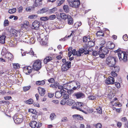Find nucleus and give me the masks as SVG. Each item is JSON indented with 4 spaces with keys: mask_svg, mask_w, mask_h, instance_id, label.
<instances>
[{
    "mask_svg": "<svg viewBox=\"0 0 128 128\" xmlns=\"http://www.w3.org/2000/svg\"><path fill=\"white\" fill-rule=\"evenodd\" d=\"M6 36L4 35H0V43L2 44H4Z\"/></svg>",
    "mask_w": 128,
    "mask_h": 128,
    "instance_id": "b1692460",
    "label": "nucleus"
},
{
    "mask_svg": "<svg viewBox=\"0 0 128 128\" xmlns=\"http://www.w3.org/2000/svg\"><path fill=\"white\" fill-rule=\"evenodd\" d=\"M4 26H7L9 24V23L8 20H5L4 22Z\"/></svg>",
    "mask_w": 128,
    "mask_h": 128,
    "instance_id": "09e8293b",
    "label": "nucleus"
},
{
    "mask_svg": "<svg viewBox=\"0 0 128 128\" xmlns=\"http://www.w3.org/2000/svg\"><path fill=\"white\" fill-rule=\"evenodd\" d=\"M76 85V82L74 81H73L70 83V89H73V90H76V88L75 86Z\"/></svg>",
    "mask_w": 128,
    "mask_h": 128,
    "instance_id": "393cba45",
    "label": "nucleus"
},
{
    "mask_svg": "<svg viewBox=\"0 0 128 128\" xmlns=\"http://www.w3.org/2000/svg\"><path fill=\"white\" fill-rule=\"evenodd\" d=\"M103 47L102 46L100 47L99 48L100 50L102 53H104V54H106L109 52L108 49L106 48L105 47L102 49Z\"/></svg>",
    "mask_w": 128,
    "mask_h": 128,
    "instance_id": "dca6fc26",
    "label": "nucleus"
},
{
    "mask_svg": "<svg viewBox=\"0 0 128 128\" xmlns=\"http://www.w3.org/2000/svg\"><path fill=\"white\" fill-rule=\"evenodd\" d=\"M29 24V22L28 21L25 20L23 24H22V26H27Z\"/></svg>",
    "mask_w": 128,
    "mask_h": 128,
    "instance_id": "a18cd8bd",
    "label": "nucleus"
},
{
    "mask_svg": "<svg viewBox=\"0 0 128 128\" xmlns=\"http://www.w3.org/2000/svg\"><path fill=\"white\" fill-rule=\"evenodd\" d=\"M90 36H84L83 38V41L84 42H86L87 41L90 40Z\"/></svg>",
    "mask_w": 128,
    "mask_h": 128,
    "instance_id": "473e14b6",
    "label": "nucleus"
},
{
    "mask_svg": "<svg viewBox=\"0 0 128 128\" xmlns=\"http://www.w3.org/2000/svg\"><path fill=\"white\" fill-rule=\"evenodd\" d=\"M32 120H35L37 119L38 117V112H36V113H35L32 115Z\"/></svg>",
    "mask_w": 128,
    "mask_h": 128,
    "instance_id": "f704fd0d",
    "label": "nucleus"
},
{
    "mask_svg": "<svg viewBox=\"0 0 128 128\" xmlns=\"http://www.w3.org/2000/svg\"><path fill=\"white\" fill-rule=\"evenodd\" d=\"M16 10V8H13L12 9L9 10H8V12L10 14H13L15 12Z\"/></svg>",
    "mask_w": 128,
    "mask_h": 128,
    "instance_id": "58836bf2",
    "label": "nucleus"
},
{
    "mask_svg": "<svg viewBox=\"0 0 128 128\" xmlns=\"http://www.w3.org/2000/svg\"><path fill=\"white\" fill-rule=\"evenodd\" d=\"M69 15L68 14L66 15L64 13H61L60 14V17L62 19L64 20H66L67 18Z\"/></svg>",
    "mask_w": 128,
    "mask_h": 128,
    "instance_id": "5701e85b",
    "label": "nucleus"
},
{
    "mask_svg": "<svg viewBox=\"0 0 128 128\" xmlns=\"http://www.w3.org/2000/svg\"><path fill=\"white\" fill-rule=\"evenodd\" d=\"M84 105V104L83 103L77 102L76 103V108L77 110L81 111L85 114H87L86 111L83 110L81 108H82Z\"/></svg>",
    "mask_w": 128,
    "mask_h": 128,
    "instance_id": "1a4fd4ad",
    "label": "nucleus"
},
{
    "mask_svg": "<svg viewBox=\"0 0 128 128\" xmlns=\"http://www.w3.org/2000/svg\"><path fill=\"white\" fill-rule=\"evenodd\" d=\"M49 18L48 17H43L40 18V20L42 21H46L49 20Z\"/></svg>",
    "mask_w": 128,
    "mask_h": 128,
    "instance_id": "ea45409f",
    "label": "nucleus"
},
{
    "mask_svg": "<svg viewBox=\"0 0 128 128\" xmlns=\"http://www.w3.org/2000/svg\"><path fill=\"white\" fill-rule=\"evenodd\" d=\"M38 90L40 94L42 96L44 95L46 93V90L44 88L40 87H39L38 88Z\"/></svg>",
    "mask_w": 128,
    "mask_h": 128,
    "instance_id": "4468645a",
    "label": "nucleus"
},
{
    "mask_svg": "<svg viewBox=\"0 0 128 128\" xmlns=\"http://www.w3.org/2000/svg\"><path fill=\"white\" fill-rule=\"evenodd\" d=\"M61 94V93L60 92H56L55 94L56 97L57 98H60L62 95Z\"/></svg>",
    "mask_w": 128,
    "mask_h": 128,
    "instance_id": "72a5a7b5",
    "label": "nucleus"
},
{
    "mask_svg": "<svg viewBox=\"0 0 128 128\" xmlns=\"http://www.w3.org/2000/svg\"><path fill=\"white\" fill-rule=\"evenodd\" d=\"M48 36V35L44 32L40 34L38 40L41 44L44 45L47 44Z\"/></svg>",
    "mask_w": 128,
    "mask_h": 128,
    "instance_id": "f257e3e1",
    "label": "nucleus"
},
{
    "mask_svg": "<svg viewBox=\"0 0 128 128\" xmlns=\"http://www.w3.org/2000/svg\"><path fill=\"white\" fill-rule=\"evenodd\" d=\"M63 9L65 13H68L70 12V8L68 5H64L63 6Z\"/></svg>",
    "mask_w": 128,
    "mask_h": 128,
    "instance_id": "aec40b11",
    "label": "nucleus"
},
{
    "mask_svg": "<svg viewBox=\"0 0 128 128\" xmlns=\"http://www.w3.org/2000/svg\"><path fill=\"white\" fill-rule=\"evenodd\" d=\"M54 84L55 88H57L59 85V83L57 82H55Z\"/></svg>",
    "mask_w": 128,
    "mask_h": 128,
    "instance_id": "338daca9",
    "label": "nucleus"
},
{
    "mask_svg": "<svg viewBox=\"0 0 128 128\" xmlns=\"http://www.w3.org/2000/svg\"><path fill=\"white\" fill-rule=\"evenodd\" d=\"M20 68L19 64H14V68L15 69H18Z\"/></svg>",
    "mask_w": 128,
    "mask_h": 128,
    "instance_id": "3c124183",
    "label": "nucleus"
},
{
    "mask_svg": "<svg viewBox=\"0 0 128 128\" xmlns=\"http://www.w3.org/2000/svg\"><path fill=\"white\" fill-rule=\"evenodd\" d=\"M92 55L93 56H96L98 54V52L96 51H94L92 52Z\"/></svg>",
    "mask_w": 128,
    "mask_h": 128,
    "instance_id": "774afa93",
    "label": "nucleus"
},
{
    "mask_svg": "<svg viewBox=\"0 0 128 128\" xmlns=\"http://www.w3.org/2000/svg\"><path fill=\"white\" fill-rule=\"evenodd\" d=\"M74 90H73V89H71L69 90H67V92L68 94H70L74 92Z\"/></svg>",
    "mask_w": 128,
    "mask_h": 128,
    "instance_id": "e2e57ef3",
    "label": "nucleus"
},
{
    "mask_svg": "<svg viewBox=\"0 0 128 128\" xmlns=\"http://www.w3.org/2000/svg\"><path fill=\"white\" fill-rule=\"evenodd\" d=\"M28 111L29 112L32 113V114H33L35 113H36V112L35 110L32 108L29 109Z\"/></svg>",
    "mask_w": 128,
    "mask_h": 128,
    "instance_id": "de8ad7c7",
    "label": "nucleus"
},
{
    "mask_svg": "<svg viewBox=\"0 0 128 128\" xmlns=\"http://www.w3.org/2000/svg\"><path fill=\"white\" fill-rule=\"evenodd\" d=\"M106 83L107 84H112L114 83V78L112 76H109L106 80Z\"/></svg>",
    "mask_w": 128,
    "mask_h": 128,
    "instance_id": "ddd939ff",
    "label": "nucleus"
},
{
    "mask_svg": "<svg viewBox=\"0 0 128 128\" xmlns=\"http://www.w3.org/2000/svg\"><path fill=\"white\" fill-rule=\"evenodd\" d=\"M73 96H76L77 98H83L85 97L84 94L82 92H78L75 93L73 94Z\"/></svg>",
    "mask_w": 128,
    "mask_h": 128,
    "instance_id": "9b49d317",
    "label": "nucleus"
},
{
    "mask_svg": "<svg viewBox=\"0 0 128 128\" xmlns=\"http://www.w3.org/2000/svg\"><path fill=\"white\" fill-rule=\"evenodd\" d=\"M48 82L50 83H53L55 82V80L53 78H51L50 79L48 80Z\"/></svg>",
    "mask_w": 128,
    "mask_h": 128,
    "instance_id": "5fc2aeb1",
    "label": "nucleus"
},
{
    "mask_svg": "<svg viewBox=\"0 0 128 128\" xmlns=\"http://www.w3.org/2000/svg\"><path fill=\"white\" fill-rule=\"evenodd\" d=\"M32 28L33 29L37 30L39 28L40 22L37 20H35L32 23Z\"/></svg>",
    "mask_w": 128,
    "mask_h": 128,
    "instance_id": "9d476101",
    "label": "nucleus"
},
{
    "mask_svg": "<svg viewBox=\"0 0 128 128\" xmlns=\"http://www.w3.org/2000/svg\"><path fill=\"white\" fill-rule=\"evenodd\" d=\"M102 127V124L100 123H98L96 125V128H101Z\"/></svg>",
    "mask_w": 128,
    "mask_h": 128,
    "instance_id": "0e129e2a",
    "label": "nucleus"
},
{
    "mask_svg": "<svg viewBox=\"0 0 128 128\" xmlns=\"http://www.w3.org/2000/svg\"><path fill=\"white\" fill-rule=\"evenodd\" d=\"M14 122L19 124L22 122L24 120V116L21 114H18L14 115L13 118Z\"/></svg>",
    "mask_w": 128,
    "mask_h": 128,
    "instance_id": "39448f33",
    "label": "nucleus"
},
{
    "mask_svg": "<svg viewBox=\"0 0 128 128\" xmlns=\"http://www.w3.org/2000/svg\"><path fill=\"white\" fill-rule=\"evenodd\" d=\"M56 17V16L54 15H53L50 16L49 18V19L50 18V20H53L55 19Z\"/></svg>",
    "mask_w": 128,
    "mask_h": 128,
    "instance_id": "69168bd1",
    "label": "nucleus"
},
{
    "mask_svg": "<svg viewBox=\"0 0 128 128\" xmlns=\"http://www.w3.org/2000/svg\"><path fill=\"white\" fill-rule=\"evenodd\" d=\"M4 99L6 100H9L12 99V97L10 96H7L4 97Z\"/></svg>",
    "mask_w": 128,
    "mask_h": 128,
    "instance_id": "bf43d9fd",
    "label": "nucleus"
},
{
    "mask_svg": "<svg viewBox=\"0 0 128 128\" xmlns=\"http://www.w3.org/2000/svg\"><path fill=\"white\" fill-rule=\"evenodd\" d=\"M116 72H115L114 71H113L111 73V74L114 77H116L117 76V74L116 73Z\"/></svg>",
    "mask_w": 128,
    "mask_h": 128,
    "instance_id": "6e6d98bb",
    "label": "nucleus"
},
{
    "mask_svg": "<svg viewBox=\"0 0 128 128\" xmlns=\"http://www.w3.org/2000/svg\"><path fill=\"white\" fill-rule=\"evenodd\" d=\"M30 88V86H24L23 87V90L24 92L26 91L29 90Z\"/></svg>",
    "mask_w": 128,
    "mask_h": 128,
    "instance_id": "a19ab883",
    "label": "nucleus"
},
{
    "mask_svg": "<svg viewBox=\"0 0 128 128\" xmlns=\"http://www.w3.org/2000/svg\"><path fill=\"white\" fill-rule=\"evenodd\" d=\"M65 1V0H58L56 2V4L57 6H60Z\"/></svg>",
    "mask_w": 128,
    "mask_h": 128,
    "instance_id": "cd10ccee",
    "label": "nucleus"
},
{
    "mask_svg": "<svg viewBox=\"0 0 128 128\" xmlns=\"http://www.w3.org/2000/svg\"><path fill=\"white\" fill-rule=\"evenodd\" d=\"M62 95H63V98L64 99H68L69 98V96L68 94H65Z\"/></svg>",
    "mask_w": 128,
    "mask_h": 128,
    "instance_id": "8fccbe9b",
    "label": "nucleus"
},
{
    "mask_svg": "<svg viewBox=\"0 0 128 128\" xmlns=\"http://www.w3.org/2000/svg\"><path fill=\"white\" fill-rule=\"evenodd\" d=\"M29 126L32 128H34L36 127L37 128H39L42 126V123L39 122H37L34 120L32 121L29 123Z\"/></svg>",
    "mask_w": 128,
    "mask_h": 128,
    "instance_id": "6e6552de",
    "label": "nucleus"
},
{
    "mask_svg": "<svg viewBox=\"0 0 128 128\" xmlns=\"http://www.w3.org/2000/svg\"><path fill=\"white\" fill-rule=\"evenodd\" d=\"M69 6L72 8H78L80 4V0H67Z\"/></svg>",
    "mask_w": 128,
    "mask_h": 128,
    "instance_id": "20e7f679",
    "label": "nucleus"
},
{
    "mask_svg": "<svg viewBox=\"0 0 128 128\" xmlns=\"http://www.w3.org/2000/svg\"><path fill=\"white\" fill-rule=\"evenodd\" d=\"M42 60L38 59L34 61L32 65V69L38 71L40 70L42 67Z\"/></svg>",
    "mask_w": 128,
    "mask_h": 128,
    "instance_id": "7ed1b4c3",
    "label": "nucleus"
},
{
    "mask_svg": "<svg viewBox=\"0 0 128 128\" xmlns=\"http://www.w3.org/2000/svg\"><path fill=\"white\" fill-rule=\"evenodd\" d=\"M28 53L31 55H32V56H34L37 57L36 54L34 53V52L31 49L30 51Z\"/></svg>",
    "mask_w": 128,
    "mask_h": 128,
    "instance_id": "e433bc0d",
    "label": "nucleus"
},
{
    "mask_svg": "<svg viewBox=\"0 0 128 128\" xmlns=\"http://www.w3.org/2000/svg\"><path fill=\"white\" fill-rule=\"evenodd\" d=\"M26 103L28 104H32L33 102V100L32 98L29 99L28 100H26L25 101Z\"/></svg>",
    "mask_w": 128,
    "mask_h": 128,
    "instance_id": "c9c22d12",
    "label": "nucleus"
},
{
    "mask_svg": "<svg viewBox=\"0 0 128 128\" xmlns=\"http://www.w3.org/2000/svg\"><path fill=\"white\" fill-rule=\"evenodd\" d=\"M88 98L89 100H94L96 99V98L95 96L92 95L89 96Z\"/></svg>",
    "mask_w": 128,
    "mask_h": 128,
    "instance_id": "c03bdc74",
    "label": "nucleus"
},
{
    "mask_svg": "<svg viewBox=\"0 0 128 128\" xmlns=\"http://www.w3.org/2000/svg\"><path fill=\"white\" fill-rule=\"evenodd\" d=\"M118 56L120 61L122 60L124 62H126L128 60L127 54L124 52H120L118 53Z\"/></svg>",
    "mask_w": 128,
    "mask_h": 128,
    "instance_id": "423d86ee",
    "label": "nucleus"
},
{
    "mask_svg": "<svg viewBox=\"0 0 128 128\" xmlns=\"http://www.w3.org/2000/svg\"><path fill=\"white\" fill-rule=\"evenodd\" d=\"M68 24L69 25H72L73 24L74 21L72 18L71 16L69 15L67 18Z\"/></svg>",
    "mask_w": 128,
    "mask_h": 128,
    "instance_id": "a211bd4d",
    "label": "nucleus"
},
{
    "mask_svg": "<svg viewBox=\"0 0 128 128\" xmlns=\"http://www.w3.org/2000/svg\"><path fill=\"white\" fill-rule=\"evenodd\" d=\"M57 8H54L50 10L49 12L50 13L52 14L55 12Z\"/></svg>",
    "mask_w": 128,
    "mask_h": 128,
    "instance_id": "37998d69",
    "label": "nucleus"
},
{
    "mask_svg": "<svg viewBox=\"0 0 128 128\" xmlns=\"http://www.w3.org/2000/svg\"><path fill=\"white\" fill-rule=\"evenodd\" d=\"M71 62H67L64 64L62 66L61 70L62 72L66 71L71 66Z\"/></svg>",
    "mask_w": 128,
    "mask_h": 128,
    "instance_id": "0eeeda50",
    "label": "nucleus"
},
{
    "mask_svg": "<svg viewBox=\"0 0 128 128\" xmlns=\"http://www.w3.org/2000/svg\"><path fill=\"white\" fill-rule=\"evenodd\" d=\"M104 32L102 30L98 31L96 33L97 36L98 37H100L101 36H104Z\"/></svg>",
    "mask_w": 128,
    "mask_h": 128,
    "instance_id": "bb28decb",
    "label": "nucleus"
},
{
    "mask_svg": "<svg viewBox=\"0 0 128 128\" xmlns=\"http://www.w3.org/2000/svg\"><path fill=\"white\" fill-rule=\"evenodd\" d=\"M55 116H56L55 114L54 113H52L50 115V118L52 120L54 119V118Z\"/></svg>",
    "mask_w": 128,
    "mask_h": 128,
    "instance_id": "864d4df0",
    "label": "nucleus"
},
{
    "mask_svg": "<svg viewBox=\"0 0 128 128\" xmlns=\"http://www.w3.org/2000/svg\"><path fill=\"white\" fill-rule=\"evenodd\" d=\"M10 32L14 36H17V34L18 32L14 29L11 28L10 30Z\"/></svg>",
    "mask_w": 128,
    "mask_h": 128,
    "instance_id": "4be33fe9",
    "label": "nucleus"
},
{
    "mask_svg": "<svg viewBox=\"0 0 128 128\" xmlns=\"http://www.w3.org/2000/svg\"><path fill=\"white\" fill-rule=\"evenodd\" d=\"M74 101L71 99H70L67 101V104L70 106L74 104Z\"/></svg>",
    "mask_w": 128,
    "mask_h": 128,
    "instance_id": "c85d7f7f",
    "label": "nucleus"
},
{
    "mask_svg": "<svg viewBox=\"0 0 128 128\" xmlns=\"http://www.w3.org/2000/svg\"><path fill=\"white\" fill-rule=\"evenodd\" d=\"M73 55H76L78 56H81V54L79 50L76 51L75 49H74Z\"/></svg>",
    "mask_w": 128,
    "mask_h": 128,
    "instance_id": "c756f323",
    "label": "nucleus"
},
{
    "mask_svg": "<svg viewBox=\"0 0 128 128\" xmlns=\"http://www.w3.org/2000/svg\"><path fill=\"white\" fill-rule=\"evenodd\" d=\"M23 71L26 74H28L32 72V68L30 66L24 67L23 68Z\"/></svg>",
    "mask_w": 128,
    "mask_h": 128,
    "instance_id": "f8f14e48",
    "label": "nucleus"
},
{
    "mask_svg": "<svg viewBox=\"0 0 128 128\" xmlns=\"http://www.w3.org/2000/svg\"><path fill=\"white\" fill-rule=\"evenodd\" d=\"M36 17V16L35 15H31L29 16L28 17V19H33L34 18Z\"/></svg>",
    "mask_w": 128,
    "mask_h": 128,
    "instance_id": "052dcab7",
    "label": "nucleus"
},
{
    "mask_svg": "<svg viewBox=\"0 0 128 128\" xmlns=\"http://www.w3.org/2000/svg\"><path fill=\"white\" fill-rule=\"evenodd\" d=\"M68 120V118L66 117H63L61 120V122H67Z\"/></svg>",
    "mask_w": 128,
    "mask_h": 128,
    "instance_id": "4d7b16f0",
    "label": "nucleus"
},
{
    "mask_svg": "<svg viewBox=\"0 0 128 128\" xmlns=\"http://www.w3.org/2000/svg\"><path fill=\"white\" fill-rule=\"evenodd\" d=\"M86 110L87 112H86L87 113L88 112V113H92V112L94 110L93 109H90L89 108H88V107H87V108H86Z\"/></svg>",
    "mask_w": 128,
    "mask_h": 128,
    "instance_id": "49530a36",
    "label": "nucleus"
},
{
    "mask_svg": "<svg viewBox=\"0 0 128 128\" xmlns=\"http://www.w3.org/2000/svg\"><path fill=\"white\" fill-rule=\"evenodd\" d=\"M5 57L8 59V60H11L13 58V55L10 53L6 54Z\"/></svg>",
    "mask_w": 128,
    "mask_h": 128,
    "instance_id": "412c9836",
    "label": "nucleus"
},
{
    "mask_svg": "<svg viewBox=\"0 0 128 128\" xmlns=\"http://www.w3.org/2000/svg\"><path fill=\"white\" fill-rule=\"evenodd\" d=\"M115 86L118 88H119L120 87V84L118 82H115Z\"/></svg>",
    "mask_w": 128,
    "mask_h": 128,
    "instance_id": "603ef678",
    "label": "nucleus"
},
{
    "mask_svg": "<svg viewBox=\"0 0 128 128\" xmlns=\"http://www.w3.org/2000/svg\"><path fill=\"white\" fill-rule=\"evenodd\" d=\"M97 112L99 114H101L102 113V108L100 106H99L98 108L96 109Z\"/></svg>",
    "mask_w": 128,
    "mask_h": 128,
    "instance_id": "79ce46f5",
    "label": "nucleus"
},
{
    "mask_svg": "<svg viewBox=\"0 0 128 128\" xmlns=\"http://www.w3.org/2000/svg\"><path fill=\"white\" fill-rule=\"evenodd\" d=\"M87 45L88 47H92L94 45V42L89 40L88 42Z\"/></svg>",
    "mask_w": 128,
    "mask_h": 128,
    "instance_id": "7c9ffc66",
    "label": "nucleus"
},
{
    "mask_svg": "<svg viewBox=\"0 0 128 128\" xmlns=\"http://www.w3.org/2000/svg\"><path fill=\"white\" fill-rule=\"evenodd\" d=\"M46 80H38L36 81V84L37 86H43L46 83Z\"/></svg>",
    "mask_w": 128,
    "mask_h": 128,
    "instance_id": "6ab92c4d",
    "label": "nucleus"
},
{
    "mask_svg": "<svg viewBox=\"0 0 128 128\" xmlns=\"http://www.w3.org/2000/svg\"><path fill=\"white\" fill-rule=\"evenodd\" d=\"M53 57L50 56H46L44 58V62L45 64H46L48 62H50L52 59Z\"/></svg>",
    "mask_w": 128,
    "mask_h": 128,
    "instance_id": "2eb2a0df",
    "label": "nucleus"
},
{
    "mask_svg": "<svg viewBox=\"0 0 128 128\" xmlns=\"http://www.w3.org/2000/svg\"><path fill=\"white\" fill-rule=\"evenodd\" d=\"M79 116H80V115L78 114H74L72 116L76 120H78Z\"/></svg>",
    "mask_w": 128,
    "mask_h": 128,
    "instance_id": "680f3d73",
    "label": "nucleus"
},
{
    "mask_svg": "<svg viewBox=\"0 0 128 128\" xmlns=\"http://www.w3.org/2000/svg\"><path fill=\"white\" fill-rule=\"evenodd\" d=\"M123 38L124 41H127L128 40V37L126 34L123 36Z\"/></svg>",
    "mask_w": 128,
    "mask_h": 128,
    "instance_id": "13d9d810",
    "label": "nucleus"
},
{
    "mask_svg": "<svg viewBox=\"0 0 128 128\" xmlns=\"http://www.w3.org/2000/svg\"><path fill=\"white\" fill-rule=\"evenodd\" d=\"M98 54L99 55V56L101 58H104L105 56L104 55L105 54H104V53H102V52L100 50H99L98 51Z\"/></svg>",
    "mask_w": 128,
    "mask_h": 128,
    "instance_id": "4c0bfd02",
    "label": "nucleus"
},
{
    "mask_svg": "<svg viewBox=\"0 0 128 128\" xmlns=\"http://www.w3.org/2000/svg\"><path fill=\"white\" fill-rule=\"evenodd\" d=\"M115 46L114 44L110 41L108 42L107 44V46L108 48L111 49L114 48L115 47Z\"/></svg>",
    "mask_w": 128,
    "mask_h": 128,
    "instance_id": "f3484780",
    "label": "nucleus"
},
{
    "mask_svg": "<svg viewBox=\"0 0 128 128\" xmlns=\"http://www.w3.org/2000/svg\"><path fill=\"white\" fill-rule=\"evenodd\" d=\"M112 69L113 71L116 72H118L120 70V68L118 66H116L112 67Z\"/></svg>",
    "mask_w": 128,
    "mask_h": 128,
    "instance_id": "2f4dec72",
    "label": "nucleus"
},
{
    "mask_svg": "<svg viewBox=\"0 0 128 128\" xmlns=\"http://www.w3.org/2000/svg\"><path fill=\"white\" fill-rule=\"evenodd\" d=\"M78 50L80 52V54H81L84 53L85 54H89L88 51V50H86L83 48H82L79 49Z\"/></svg>",
    "mask_w": 128,
    "mask_h": 128,
    "instance_id": "a878e982",
    "label": "nucleus"
},
{
    "mask_svg": "<svg viewBox=\"0 0 128 128\" xmlns=\"http://www.w3.org/2000/svg\"><path fill=\"white\" fill-rule=\"evenodd\" d=\"M116 58L111 56H108L106 60V63L110 67H113L116 64Z\"/></svg>",
    "mask_w": 128,
    "mask_h": 128,
    "instance_id": "f03ea898",
    "label": "nucleus"
}]
</instances>
